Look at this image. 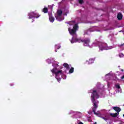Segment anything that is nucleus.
Returning <instances> with one entry per match:
<instances>
[{
	"mask_svg": "<svg viewBox=\"0 0 124 124\" xmlns=\"http://www.w3.org/2000/svg\"><path fill=\"white\" fill-rule=\"evenodd\" d=\"M98 98H99L98 93L96 90H93L92 92L91 98L92 102H98V101H95V99H98Z\"/></svg>",
	"mask_w": 124,
	"mask_h": 124,
	"instance_id": "obj_1",
	"label": "nucleus"
},
{
	"mask_svg": "<svg viewBox=\"0 0 124 124\" xmlns=\"http://www.w3.org/2000/svg\"><path fill=\"white\" fill-rule=\"evenodd\" d=\"M78 29L79 26L78 24H76L74 25L72 29L70 28H68V31L71 35H74V34H76V31H77Z\"/></svg>",
	"mask_w": 124,
	"mask_h": 124,
	"instance_id": "obj_2",
	"label": "nucleus"
},
{
	"mask_svg": "<svg viewBox=\"0 0 124 124\" xmlns=\"http://www.w3.org/2000/svg\"><path fill=\"white\" fill-rule=\"evenodd\" d=\"M51 72L55 74L56 77H58L59 75H62V70L58 71V69L56 68H53V69L51 70Z\"/></svg>",
	"mask_w": 124,
	"mask_h": 124,
	"instance_id": "obj_3",
	"label": "nucleus"
},
{
	"mask_svg": "<svg viewBox=\"0 0 124 124\" xmlns=\"http://www.w3.org/2000/svg\"><path fill=\"white\" fill-rule=\"evenodd\" d=\"M99 48L101 51L107 50V44L102 42L99 43Z\"/></svg>",
	"mask_w": 124,
	"mask_h": 124,
	"instance_id": "obj_4",
	"label": "nucleus"
},
{
	"mask_svg": "<svg viewBox=\"0 0 124 124\" xmlns=\"http://www.w3.org/2000/svg\"><path fill=\"white\" fill-rule=\"evenodd\" d=\"M81 41L83 43L84 46H90V43H91V40H90V38H86L83 40H81Z\"/></svg>",
	"mask_w": 124,
	"mask_h": 124,
	"instance_id": "obj_5",
	"label": "nucleus"
},
{
	"mask_svg": "<svg viewBox=\"0 0 124 124\" xmlns=\"http://www.w3.org/2000/svg\"><path fill=\"white\" fill-rule=\"evenodd\" d=\"M92 103H93V108H92L93 112L94 114V115H96V116H98V113L95 112L98 107L97 103H98V102H92Z\"/></svg>",
	"mask_w": 124,
	"mask_h": 124,
	"instance_id": "obj_6",
	"label": "nucleus"
},
{
	"mask_svg": "<svg viewBox=\"0 0 124 124\" xmlns=\"http://www.w3.org/2000/svg\"><path fill=\"white\" fill-rule=\"evenodd\" d=\"M113 109L114 111H116V112H117V114H119V113L121 112V108L119 107H113Z\"/></svg>",
	"mask_w": 124,
	"mask_h": 124,
	"instance_id": "obj_7",
	"label": "nucleus"
},
{
	"mask_svg": "<svg viewBox=\"0 0 124 124\" xmlns=\"http://www.w3.org/2000/svg\"><path fill=\"white\" fill-rule=\"evenodd\" d=\"M88 64H92V63H93L94 62V59L91 58L90 59L89 61H87Z\"/></svg>",
	"mask_w": 124,
	"mask_h": 124,
	"instance_id": "obj_8",
	"label": "nucleus"
},
{
	"mask_svg": "<svg viewBox=\"0 0 124 124\" xmlns=\"http://www.w3.org/2000/svg\"><path fill=\"white\" fill-rule=\"evenodd\" d=\"M28 16H29L28 19H32V18H33V16H34V12H32L28 13Z\"/></svg>",
	"mask_w": 124,
	"mask_h": 124,
	"instance_id": "obj_9",
	"label": "nucleus"
},
{
	"mask_svg": "<svg viewBox=\"0 0 124 124\" xmlns=\"http://www.w3.org/2000/svg\"><path fill=\"white\" fill-rule=\"evenodd\" d=\"M117 18L118 20H121L123 19V14L121 13H119L117 15Z\"/></svg>",
	"mask_w": 124,
	"mask_h": 124,
	"instance_id": "obj_10",
	"label": "nucleus"
},
{
	"mask_svg": "<svg viewBox=\"0 0 124 124\" xmlns=\"http://www.w3.org/2000/svg\"><path fill=\"white\" fill-rule=\"evenodd\" d=\"M41 15H39L38 13H34V16H33V18H36V19H37V18H39Z\"/></svg>",
	"mask_w": 124,
	"mask_h": 124,
	"instance_id": "obj_11",
	"label": "nucleus"
},
{
	"mask_svg": "<svg viewBox=\"0 0 124 124\" xmlns=\"http://www.w3.org/2000/svg\"><path fill=\"white\" fill-rule=\"evenodd\" d=\"M118 113H110L109 115L111 116V117H112L113 118H116L118 116Z\"/></svg>",
	"mask_w": 124,
	"mask_h": 124,
	"instance_id": "obj_12",
	"label": "nucleus"
},
{
	"mask_svg": "<svg viewBox=\"0 0 124 124\" xmlns=\"http://www.w3.org/2000/svg\"><path fill=\"white\" fill-rule=\"evenodd\" d=\"M49 19L51 23H53L55 21V18L52 16H49Z\"/></svg>",
	"mask_w": 124,
	"mask_h": 124,
	"instance_id": "obj_13",
	"label": "nucleus"
},
{
	"mask_svg": "<svg viewBox=\"0 0 124 124\" xmlns=\"http://www.w3.org/2000/svg\"><path fill=\"white\" fill-rule=\"evenodd\" d=\"M63 66L64 67H65V68H66V69H69V68H70L69 67V65L67 63H64L63 64Z\"/></svg>",
	"mask_w": 124,
	"mask_h": 124,
	"instance_id": "obj_14",
	"label": "nucleus"
},
{
	"mask_svg": "<svg viewBox=\"0 0 124 124\" xmlns=\"http://www.w3.org/2000/svg\"><path fill=\"white\" fill-rule=\"evenodd\" d=\"M57 14L59 17H61L62 16V11H61V10H59L57 11Z\"/></svg>",
	"mask_w": 124,
	"mask_h": 124,
	"instance_id": "obj_15",
	"label": "nucleus"
},
{
	"mask_svg": "<svg viewBox=\"0 0 124 124\" xmlns=\"http://www.w3.org/2000/svg\"><path fill=\"white\" fill-rule=\"evenodd\" d=\"M43 12L44 13H47L48 12V8L46 7L44 8V9H43Z\"/></svg>",
	"mask_w": 124,
	"mask_h": 124,
	"instance_id": "obj_16",
	"label": "nucleus"
},
{
	"mask_svg": "<svg viewBox=\"0 0 124 124\" xmlns=\"http://www.w3.org/2000/svg\"><path fill=\"white\" fill-rule=\"evenodd\" d=\"M70 74L73 73L74 72V68L71 67L69 71Z\"/></svg>",
	"mask_w": 124,
	"mask_h": 124,
	"instance_id": "obj_17",
	"label": "nucleus"
},
{
	"mask_svg": "<svg viewBox=\"0 0 124 124\" xmlns=\"http://www.w3.org/2000/svg\"><path fill=\"white\" fill-rule=\"evenodd\" d=\"M115 87L117 88V89H121V86H120L119 84H116Z\"/></svg>",
	"mask_w": 124,
	"mask_h": 124,
	"instance_id": "obj_18",
	"label": "nucleus"
},
{
	"mask_svg": "<svg viewBox=\"0 0 124 124\" xmlns=\"http://www.w3.org/2000/svg\"><path fill=\"white\" fill-rule=\"evenodd\" d=\"M78 2L80 4H82V3H83V2H84V0H78Z\"/></svg>",
	"mask_w": 124,
	"mask_h": 124,
	"instance_id": "obj_19",
	"label": "nucleus"
},
{
	"mask_svg": "<svg viewBox=\"0 0 124 124\" xmlns=\"http://www.w3.org/2000/svg\"><path fill=\"white\" fill-rule=\"evenodd\" d=\"M119 57L121 58V56H122V57H124V54H123V53H122V54H119Z\"/></svg>",
	"mask_w": 124,
	"mask_h": 124,
	"instance_id": "obj_20",
	"label": "nucleus"
},
{
	"mask_svg": "<svg viewBox=\"0 0 124 124\" xmlns=\"http://www.w3.org/2000/svg\"><path fill=\"white\" fill-rule=\"evenodd\" d=\"M75 40H76V42H77L79 41V39L76 38V39H75Z\"/></svg>",
	"mask_w": 124,
	"mask_h": 124,
	"instance_id": "obj_21",
	"label": "nucleus"
},
{
	"mask_svg": "<svg viewBox=\"0 0 124 124\" xmlns=\"http://www.w3.org/2000/svg\"><path fill=\"white\" fill-rule=\"evenodd\" d=\"M121 79L122 80H124V75L121 77Z\"/></svg>",
	"mask_w": 124,
	"mask_h": 124,
	"instance_id": "obj_22",
	"label": "nucleus"
},
{
	"mask_svg": "<svg viewBox=\"0 0 124 124\" xmlns=\"http://www.w3.org/2000/svg\"><path fill=\"white\" fill-rule=\"evenodd\" d=\"M57 80L58 81V82H60V81H61V78H57Z\"/></svg>",
	"mask_w": 124,
	"mask_h": 124,
	"instance_id": "obj_23",
	"label": "nucleus"
},
{
	"mask_svg": "<svg viewBox=\"0 0 124 124\" xmlns=\"http://www.w3.org/2000/svg\"><path fill=\"white\" fill-rule=\"evenodd\" d=\"M70 22H71V23H73L74 24H75V21H71Z\"/></svg>",
	"mask_w": 124,
	"mask_h": 124,
	"instance_id": "obj_24",
	"label": "nucleus"
},
{
	"mask_svg": "<svg viewBox=\"0 0 124 124\" xmlns=\"http://www.w3.org/2000/svg\"><path fill=\"white\" fill-rule=\"evenodd\" d=\"M57 49H60L61 48V46H58V47H57Z\"/></svg>",
	"mask_w": 124,
	"mask_h": 124,
	"instance_id": "obj_25",
	"label": "nucleus"
},
{
	"mask_svg": "<svg viewBox=\"0 0 124 124\" xmlns=\"http://www.w3.org/2000/svg\"><path fill=\"white\" fill-rule=\"evenodd\" d=\"M121 71H122V72H124V70H123V69H122L121 70Z\"/></svg>",
	"mask_w": 124,
	"mask_h": 124,
	"instance_id": "obj_26",
	"label": "nucleus"
},
{
	"mask_svg": "<svg viewBox=\"0 0 124 124\" xmlns=\"http://www.w3.org/2000/svg\"><path fill=\"white\" fill-rule=\"evenodd\" d=\"M71 43H74V42H73V41H71Z\"/></svg>",
	"mask_w": 124,
	"mask_h": 124,
	"instance_id": "obj_27",
	"label": "nucleus"
},
{
	"mask_svg": "<svg viewBox=\"0 0 124 124\" xmlns=\"http://www.w3.org/2000/svg\"><path fill=\"white\" fill-rule=\"evenodd\" d=\"M57 19H58V16H56Z\"/></svg>",
	"mask_w": 124,
	"mask_h": 124,
	"instance_id": "obj_28",
	"label": "nucleus"
},
{
	"mask_svg": "<svg viewBox=\"0 0 124 124\" xmlns=\"http://www.w3.org/2000/svg\"><path fill=\"white\" fill-rule=\"evenodd\" d=\"M108 87H109V84H108Z\"/></svg>",
	"mask_w": 124,
	"mask_h": 124,
	"instance_id": "obj_29",
	"label": "nucleus"
},
{
	"mask_svg": "<svg viewBox=\"0 0 124 124\" xmlns=\"http://www.w3.org/2000/svg\"><path fill=\"white\" fill-rule=\"evenodd\" d=\"M72 39H73V37L72 38Z\"/></svg>",
	"mask_w": 124,
	"mask_h": 124,
	"instance_id": "obj_30",
	"label": "nucleus"
}]
</instances>
